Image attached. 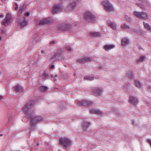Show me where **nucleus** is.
Listing matches in <instances>:
<instances>
[{
    "instance_id": "40",
    "label": "nucleus",
    "mask_w": 151,
    "mask_h": 151,
    "mask_svg": "<svg viewBox=\"0 0 151 151\" xmlns=\"http://www.w3.org/2000/svg\"><path fill=\"white\" fill-rule=\"evenodd\" d=\"M145 58V56H141L140 57V59L141 60V61H143L144 59V58Z\"/></svg>"
},
{
    "instance_id": "57",
    "label": "nucleus",
    "mask_w": 151,
    "mask_h": 151,
    "mask_svg": "<svg viewBox=\"0 0 151 151\" xmlns=\"http://www.w3.org/2000/svg\"><path fill=\"white\" fill-rule=\"evenodd\" d=\"M57 76H57V75L56 74V75H55V77H57Z\"/></svg>"
},
{
    "instance_id": "44",
    "label": "nucleus",
    "mask_w": 151,
    "mask_h": 151,
    "mask_svg": "<svg viewBox=\"0 0 151 151\" xmlns=\"http://www.w3.org/2000/svg\"><path fill=\"white\" fill-rule=\"evenodd\" d=\"M25 15L26 16H29L30 15V13L29 12H27L25 13Z\"/></svg>"
},
{
    "instance_id": "43",
    "label": "nucleus",
    "mask_w": 151,
    "mask_h": 151,
    "mask_svg": "<svg viewBox=\"0 0 151 151\" xmlns=\"http://www.w3.org/2000/svg\"><path fill=\"white\" fill-rule=\"evenodd\" d=\"M131 30H132V31L133 32H135L136 33L138 31L136 29H131Z\"/></svg>"
},
{
    "instance_id": "27",
    "label": "nucleus",
    "mask_w": 151,
    "mask_h": 151,
    "mask_svg": "<svg viewBox=\"0 0 151 151\" xmlns=\"http://www.w3.org/2000/svg\"><path fill=\"white\" fill-rule=\"evenodd\" d=\"M26 8V6L25 5H23V6L20 8V9L19 10L18 13V16H20L21 14H22L23 12H24V9Z\"/></svg>"
},
{
    "instance_id": "3",
    "label": "nucleus",
    "mask_w": 151,
    "mask_h": 151,
    "mask_svg": "<svg viewBox=\"0 0 151 151\" xmlns=\"http://www.w3.org/2000/svg\"><path fill=\"white\" fill-rule=\"evenodd\" d=\"M102 4L103 5L105 9L107 11L113 12L114 9L113 6L109 0H104L101 2Z\"/></svg>"
},
{
    "instance_id": "2",
    "label": "nucleus",
    "mask_w": 151,
    "mask_h": 151,
    "mask_svg": "<svg viewBox=\"0 0 151 151\" xmlns=\"http://www.w3.org/2000/svg\"><path fill=\"white\" fill-rule=\"evenodd\" d=\"M84 17L85 20L89 22L93 23L96 20V15L90 12H86L84 14Z\"/></svg>"
},
{
    "instance_id": "33",
    "label": "nucleus",
    "mask_w": 151,
    "mask_h": 151,
    "mask_svg": "<svg viewBox=\"0 0 151 151\" xmlns=\"http://www.w3.org/2000/svg\"><path fill=\"white\" fill-rule=\"evenodd\" d=\"M65 47L66 49L69 51H72V50L71 47L69 45H67Z\"/></svg>"
},
{
    "instance_id": "17",
    "label": "nucleus",
    "mask_w": 151,
    "mask_h": 151,
    "mask_svg": "<svg viewBox=\"0 0 151 151\" xmlns=\"http://www.w3.org/2000/svg\"><path fill=\"white\" fill-rule=\"evenodd\" d=\"M76 2L74 1L71 3L68 6V9L69 11L73 10L76 7Z\"/></svg>"
},
{
    "instance_id": "46",
    "label": "nucleus",
    "mask_w": 151,
    "mask_h": 151,
    "mask_svg": "<svg viewBox=\"0 0 151 151\" xmlns=\"http://www.w3.org/2000/svg\"><path fill=\"white\" fill-rule=\"evenodd\" d=\"M55 68V66L54 65H53L51 66V68L52 69H54Z\"/></svg>"
},
{
    "instance_id": "35",
    "label": "nucleus",
    "mask_w": 151,
    "mask_h": 151,
    "mask_svg": "<svg viewBox=\"0 0 151 151\" xmlns=\"http://www.w3.org/2000/svg\"><path fill=\"white\" fill-rule=\"evenodd\" d=\"M58 56H59V58H60L59 60H60L61 61H63L64 60V58H65V57H64V56L61 55H59Z\"/></svg>"
},
{
    "instance_id": "38",
    "label": "nucleus",
    "mask_w": 151,
    "mask_h": 151,
    "mask_svg": "<svg viewBox=\"0 0 151 151\" xmlns=\"http://www.w3.org/2000/svg\"><path fill=\"white\" fill-rule=\"evenodd\" d=\"M136 33L137 34H138L140 35H141V36L143 35V33L142 32H141V31H137V32Z\"/></svg>"
},
{
    "instance_id": "53",
    "label": "nucleus",
    "mask_w": 151,
    "mask_h": 151,
    "mask_svg": "<svg viewBox=\"0 0 151 151\" xmlns=\"http://www.w3.org/2000/svg\"><path fill=\"white\" fill-rule=\"evenodd\" d=\"M51 77L52 78H54V76H53V75H51Z\"/></svg>"
},
{
    "instance_id": "59",
    "label": "nucleus",
    "mask_w": 151,
    "mask_h": 151,
    "mask_svg": "<svg viewBox=\"0 0 151 151\" xmlns=\"http://www.w3.org/2000/svg\"><path fill=\"white\" fill-rule=\"evenodd\" d=\"M149 89L151 90V87L149 88Z\"/></svg>"
},
{
    "instance_id": "8",
    "label": "nucleus",
    "mask_w": 151,
    "mask_h": 151,
    "mask_svg": "<svg viewBox=\"0 0 151 151\" xmlns=\"http://www.w3.org/2000/svg\"><path fill=\"white\" fill-rule=\"evenodd\" d=\"M54 21V19L52 17L45 18L40 20L37 22L38 25H42L50 23Z\"/></svg>"
},
{
    "instance_id": "32",
    "label": "nucleus",
    "mask_w": 151,
    "mask_h": 151,
    "mask_svg": "<svg viewBox=\"0 0 151 151\" xmlns=\"http://www.w3.org/2000/svg\"><path fill=\"white\" fill-rule=\"evenodd\" d=\"M43 78L45 79H48L49 78V76L47 74L46 72H45L42 75Z\"/></svg>"
},
{
    "instance_id": "14",
    "label": "nucleus",
    "mask_w": 151,
    "mask_h": 151,
    "mask_svg": "<svg viewBox=\"0 0 151 151\" xmlns=\"http://www.w3.org/2000/svg\"><path fill=\"white\" fill-rule=\"evenodd\" d=\"M91 125L90 122H87L86 120H84L82 123L81 127L83 130L84 131H86L89 127Z\"/></svg>"
},
{
    "instance_id": "6",
    "label": "nucleus",
    "mask_w": 151,
    "mask_h": 151,
    "mask_svg": "<svg viewBox=\"0 0 151 151\" xmlns=\"http://www.w3.org/2000/svg\"><path fill=\"white\" fill-rule=\"evenodd\" d=\"M92 91L96 95L101 96L103 95L104 90L101 87H96L92 88Z\"/></svg>"
},
{
    "instance_id": "58",
    "label": "nucleus",
    "mask_w": 151,
    "mask_h": 151,
    "mask_svg": "<svg viewBox=\"0 0 151 151\" xmlns=\"http://www.w3.org/2000/svg\"><path fill=\"white\" fill-rule=\"evenodd\" d=\"M11 119L10 118H9V121H10L11 120Z\"/></svg>"
},
{
    "instance_id": "28",
    "label": "nucleus",
    "mask_w": 151,
    "mask_h": 151,
    "mask_svg": "<svg viewBox=\"0 0 151 151\" xmlns=\"http://www.w3.org/2000/svg\"><path fill=\"white\" fill-rule=\"evenodd\" d=\"M136 86L138 88H141L142 86V84L140 82L137 80H136L134 81Z\"/></svg>"
},
{
    "instance_id": "34",
    "label": "nucleus",
    "mask_w": 151,
    "mask_h": 151,
    "mask_svg": "<svg viewBox=\"0 0 151 151\" xmlns=\"http://www.w3.org/2000/svg\"><path fill=\"white\" fill-rule=\"evenodd\" d=\"M125 18L128 22H130L131 21V18L128 16H125Z\"/></svg>"
},
{
    "instance_id": "19",
    "label": "nucleus",
    "mask_w": 151,
    "mask_h": 151,
    "mask_svg": "<svg viewBox=\"0 0 151 151\" xmlns=\"http://www.w3.org/2000/svg\"><path fill=\"white\" fill-rule=\"evenodd\" d=\"M90 112L92 114H101L103 113L102 111L96 109H91Z\"/></svg>"
},
{
    "instance_id": "50",
    "label": "nucleus",
    "mask_w": 151,
    "mask_h": 151,
    "mask_svg": "<svg viewBox=\"0 0 151 151\" xmlns=\"http://www.w3.org/2000/svg\"><path fill=\"white\" fill-rule=\"evenodd\" d=\"M1 33H2V34H4L5 32V31H4V30H2L1 31Z\"/></svg>"
},
{
    "instance_id": "36",
    "label": "nucleus",
    "mask_w": 151,
    "mask_h": 151,
    "mask_svg": "<svg viewBox=\"0 0 151 151\" xmlns=\"http://www.w3.org/2000/svg\"><path fill=\"white\" fill-rule=\"evenodd\" d=\"M130 86L129 83H125L124 86V88L126 89H128V87Z\"/></svg>"
},
{
    "instance_id": "13",
    "label": "nucleus",
    "mask_w": 151,
    "mask_h": 151,
    "mask_svg": "<svg viewBox=\"0 0 151 151\" xmlns=\"http://www.w3.org/2000/svg\"><path fill=\"white\" fill-rule=\"evenodd\" d=\"M63 7L61 4H57L54 6L52 11L53 14H55L62 10Z\"/></svg>"
},
{
    "instance_id": "48",
    "label": "nucleus",
    "mask_w": 151,
    "mask_h": 151,
    "mask_svg": "<svg viewBox=\"0 0 151 151\" xmlns=\"http://www.w3.org/2000/svg\"><path fill=\"white\" fill-rule=\"evenodd\" d=\"M41 53L42 54H44L45 53V51L44 50H42Z\"/></svg>"
},
{
    "instance_id": "29",
    "label": "nucleus",
    "mask_w": 151,
    "mask_h": 151,
    "mask_svg": "<svg viewBox=\"0 0 151 151\" xmlns=\"http://www.w3.org/2000/svg\"><path fill=\"white\" fill-rule=\"evenodd\" d=\"M39 89L41 91H47L48 89V88L45 86H41L39 87Z\"/></svg>"
},
{
    "instance_id": "20",
    "label": "nucleus",
    "mask_w": 151,
    "mask_h": 151,
    "mask_svg": "<svg viewBox=\"0 0 151 151\" xmlns=\"http://www.w3.org/2000/svg\"><path fill=\"white\" fill-rule=\"evenodd\" d=\"M115 47L114 45H104V49L106 51H108L111 49H113Z\"/></svg>"
},
{
    "instance_id": "41",
    "label": "nucleus",
    "mask_w": 151,
    "mask_h": 151,
    "mask_svg": "<svg viewBox=\"0 0 151 151\" xmlns=\"http://www.w3.org/2000/svg\"><path fill=\"white\" fill-rule=\"evenodd\" d=\"M14 4L16 6V7L15 8V10H17L18 8V4L16 3H14Z\"/></svg>"
},
{
    "instance_id": "25",
    "label": "nucleus",
    "mask_w": 151,
    "mask_h": 151,
    "mask_svg": "<svg viewBox=\"0 0 151 151\" xmlns=\"http://www.w3.org/2000/svg\"><path fill=\"white\" fill-rule=\"evenodd\" d=\"M121 27L122 29L126 30L129 29L130 28L129 26L125 23L122 24Z\"/></svg>"
},
{
    "instance_id": "9",
    "label": "nucleus",
    "mask_w": 151,
    "mask_h": 151,
    "mask_svg": "<svg viewBox=\"0 0 151 151\" xmlns=\"http://www.w3.org/2000/svg\"><path fill=\"white\" fill-rule=\"evenodd\" d=\"M72 28V26L69 24L62 23L59 25L58 29L62 30H70Z\"/></svg>"
},
{
    "instance_id": "45",
    "label": "nucleus",
    "mask_w": 151,
    "mask_h": 151,
    "mask_svg": "<svg viewBox=\"0 0 151 151\" xmlns=\"http://www.w3.org/2000/svg\"><path fill=\"white\" fill-rule=\"evenodd\" d=\"M142 62V61H141V60H140V59H139L137 60V63H140V62Z\"/></svg>"
},
{
    "instance_id": "39",
    "label": "nucleus",
    "mask_w": 151,
    "mask_h": 151,
    "mask_svg": "<svg viewBox=\"0 0 151 151\" xmlns=\"http://www.w3.org/2000/svg\"><path fill=\"white\" fill-rule=\"evenodd\" d=\"M55 43V41L54 40L52 41H51L50 42V44L51 45V46H53Z\"/></svg>"
},
{
    "instance_id": "5",
    "label": "nucleus",
    "mask_w": 151,
    "mask_h": 151,
    "mask_svg": "<svg viewBox=\"0 0 151 151\" xmlns=\"http://www.w3.org/2000/svg\"><path fill=\"white\" fill-rule=\"evenodd\" d=\"M133 14L135 16L139 19H149V16L148 14L145 12H138L134 11L133 12Z\"/></svg>"
},
{
    "instance_id": "18",
    "label": "nucleus",
    "mask_w": 151,
    "mask_h": 151,
    "mask_svg": "<svg viewBox=\"0 0 151 151\" xmlns=\"http://www.w3.org/2000/svg\"><path fill=\"white\" fill-rule=\"evenodd\" d=\"M91 58L89 57H84L82 58L78 59L77 62L80 63H85L86 62L91 61Z\"/></svg>"
},
{
    "instance_id": "60",
    "label": "nucleus",
    "mask_w": 151,
    "mask_h": 151,
    "mask_svg": "<svg viewBox=\"0 0 151 151\" xmlns=\"http://www.w3.org/2000/svg\"><path fill=\"white\" fill-rule=\"evenodd\" d=\"M1 37H0V40H1Z\"/></svg>"
},
{
    "instance_id": "54",
    "label": "nucleus",
    "mask_w": 151,
    "mask_h": 151,
    "mask_svg": "<svg viewBox=\"0 0 151 151\" xmlns=\"http://www.w3.org/2000/svg\"><path fill=\"white\" fill-rule=\"evenodd\" d=\"M132 124L133 125H134V121L132 120Z\"/></svg>"
},
{
    "instance_id": "24",
    "label": "nucleus",
    "mask_w": 151,
    "mask_h": 151,
    "mask_svg": "<svg viewBox=\"0 0 151 151\" xmlns=\"http://www.w3.org/2000/svg\"><path fill=\"white\" fill-rule=\"evenodd\" d=\"M101 35V34L99 32H92L90 33V36L91 37H99Z\"/></svg>"
},
{
    "instance_id": "31",
    "label": "nucleus",
    "mask_w": 151,
    "mask_h": 151,
    "mask_svg": "<svg viewBox=\"0 0 151 151\" xmlns=\"http://www.w3.org/2000/svg\"><path fill=\"white\" fill-rule=\"evenodd\" d=\"M94 77H92L90 76H86L84 77L85 80H87L88 81H91L94 80Z\"/></svg>"
},
{
    "instance_id": "42",
    "label": "nucleus",
    "mask_w": 151,
    "mask_h": 151,
    "mask_svg": "<svg viewBox=\"0 0 151 151\" xmlns=\"http://www.w3.org/2000/svg\"><path fill=\"white\" fill-rule=\"evenodd\" d=\"M147 142L149 143L151 147V140L150 139H148L147 140Z\"/></svg>"
},
{
    "instance_id": "47",
    "label": "nucleus",
    "mask_w": 151,
    "mask_h": 151,
    "mask_svg": "<svg viewBox=\"0 0 151 151\" xmlns=\"http://www.w3.org/2000/svg\"><path fill=\"white\" fill-rule=\"evenodd\" d=\"M4 17V16L3 15H0V18H3Z\"/></svg>"
},
{
    "instance_id": "61",
    "label": "nucleus",
    "mask_w": 151,
    "mask_h": 151,
    "mask_svg": "<svg viewBox=\"0 0 151 151\" xmlns=\"http://www.w3.org/2000/svg\"><path fill=\"white\" fill-rule=\"evenodd\" d=\"M116 114H119V113L118 112H116Z\"/></svg>"
},
{
    "instance_id": "51",
    "label": "nucleus",
    "mask_w": 151,
    "mask_h": 151,
    "mask_svg": "<svg viewBox=\"0 0 151 151\" xmlns=\"http://www.w3.org/2000/svg\"><path fill=\"white\" fill-rule=\"evenodd\" d=\"M54 81H57V79H56L55 78H54Z\"/></svg>"
},
{
    "instance_id": "37",
    "label": "nucleus",
    "mask_w": 151,
    "mask_h": 151,
    "mask_svg": "<svg viewBox=\"0 0 151 151\" xmlns=\"http://www.w3.org/2000/svg\"><path fill=\"white\" fill-rule=\"evenodd\" d=\"M137 4L138 6H139L141 8L143 9H145V7H144L143 5L142 4H139L137 3Z\"/></svg>"
},
{
    "instance_id": "11",
    "label": "nucleus",
    "mask_w": 151,
    "mask_h": 151,
    "mask_svg": "<svg viewBox=\"0 0 151 151\" xmlns=\"http://www.w3.org/2000/svg\"><path fill=\"white\" fill-rule=\"evenodd\" d=\"M63 53V51L61 49H60L58 50L53 55L51 59V60L54 62L55 61L59 60L60 58H59V55H61Z\"/></svg>"
},
{
    "instance_id": "26",
    "label": "nucleus",
    "mask_w": 151,
    "mask_h": 151,
    "mask_svg": "<svg viewBox=\"0 0 151 151\" xmlns=\"http://www.w3.org/2000/svg\"><path fill=\"white\" fill-rule=\"evenodd\" d=\"M126 76L131 78H132L133 77L132 71L131 70L127 71Z\"/></svg>"
},
{
    "instance_id": "4",
    "label": "nucleus",
    "mask_w": 151,
    "mask_h": 151,
    "mask_svg": "<svg viewBox=\"0 0 151 151\" xmlns=\"http://www.w3.org/2000/svg\"><path fill=\"white\" fill-rule=\"evenodd\" d=\"M59 142L60 145L66 147L72 145L71 141L66 137L60 138L59 139Z\"/></svg>"
},
{
    "instance_id": "23",
    "label": "nucleus",
    "mask_w": 151,
    "mask_h": 151,
    "mask_svg": "<svg viewBox=\"0 0 151 151\" xmlns=\"http://www.w3.org/2000/svg\"><path fill=\"white\" fill-rule=\"evenodd\" d=\"M129 40L127 38L124 37L122 40V45H127L129 43Z\"/></svg>"
},
{
    "instance_id": "22",
    "label": "nucleus",
    "mask_w": 151,
    "mask_h": 151,
    "mask_svg": "<svg viewBox=\"0 0 151 151\" xmlns=\"http://www.w3.org/2000/svg\"><path fill=\"white\" fill-rule=\"evenodd\" d=\"M138 1L142 3V4L144 6H147L150 7L151 4L147 0H138Z\"/></svg>"
},
{
    "instance_id": "16",
    "label": "nucleus",
    "mask_w": 151,
    "mask_h": 151,
    "mask_svg": "<svg viewBox=\"0 0 151 151\" xmlns=\"http://www.w3.org/2000/svg\"><path fill=\"white\" fill-rule=\"evenodd\" d=\"M129 101L134 105H136L138 103V99L134 97L130 96Z\"/></svg>"
},
{
    "instance_id": "55",
    "label": "nucleus",
    "mask_w": 151,
    "mask_h": 151,
    "mask_svg": "<svg viewBox=\"0 0 151 151\" xmlns=\"http://www.w3.org/2000/svg\"><path fill=\"white\" fill-rule=\"evenodd\" d=\"M3 134H0V136H3Z\"/></svg>"
},
{
    "instance_id": "12",
    "label": "nucleus",
    "mask_w": 151,
    "mask_h": 151,
    "mask_svg": "<svg viewBox=\"0 0 151 151\" xmlns=\"http://www.w3.org/2000/svg\"><path fill=\"white\" fill-rule=\"evenodd\" d=\"M93 104V102L86 100H83L80 101L78 104L79 106H89Z\"/></svg>"
},
{
    "instance_id": "52",
    "label": "nucleus",
    "mask_w": 151,
    "mask_h": 151,
    "mask_svg": "<svg viewBox=\"0 0 151 151\" xmlns=\"http://www.w3.org/2000/svg\"><path fill=\"white\" fill-rule=\"evenodd\" d=\"M40 145V143L39 142H37V146H39Z\"/></svg>"
},
{
    "instance_id": "1",
    "label": "nucleus",
    "mask_w": 151,
    "mask_h": 151,
    "mask_svg": "<svg viewBox=\"0 0 151 151\" xmlns=\"http://www.w3.org/2000/svg\"><path fill=\"white\" fill-rule=\"evenodd\" d=\"M33 106V101H30L23 108V111L24 114L27 115L28 118L30 119V123L31 125L30 130L35 128L36 122L41 121L43 119V118L41 116L35 115L34 111L32 110Z\"/></svg>"
},
{
    "instance_id": "15",
    "label": "nucleus",
    "mask_w": 151,
    "mask_h": 151,
    "mask_svg": "<svg viewBox=\"0 0 151 151\" xmlns=\"http://www.w3.org/2000/svg\"><path fill=\"white\" fill-rule=\"evenodd\" d=\"M14 91L17 94H19L22 92L24 88L20 86L19 85H16L13 87Z\"/></svg>"
},
{
    "instance_id": "49",
    "label": "nucleus",
    "mask_w": 151,
    "mask_h": 151,
    "mask_svg": "<svg viewBox=\"0 0 151 151\" xmlns=\"http://www.w3.org/2000/svg\"><path fill=\"white\" fill-rule=\"evenodd\" d=\"M3 98V96L1 95L0 96V100Z\"/></svg>"
},
{
    "instance_id": "56",
    "label": "nucleus",
    "mask_w": 151,
    "mask_h": 151,
    "mask_svg": "<svg viewBox=\"0 0 151 151\" xmlns=\"http://www.w3.org/2000/svg\"><path fill=\"white\" fill-rule=\"evenodd\" d=\"M99 68H102V66H100L99 67Z\"/></svg>"
},
{
    "instance_id": "7",
    "label": "nucleus",
    "mask_w": 151,
    "mask_h": 151,
    "mask_svg": "<svg viewBox=\"0 0 151 151\" xmlns=\"http://www.w3.org/2000/svg\"><path fill=\"white\" fill-rule=\"evenodd\" d=\"M13 21L12 19V16L10 13H8L3 21L2 22V24L3 25L6 26V24H8L10 23Z\"/></svg>"
},
{
    "instance_id": "30",
    "label": "nucleus",
    "mask_w": 151,
    "mask_h": 151,
    "mask_svg": "<svg viewBox=\"0 0 151 151\" xmlns=\"http://www.w3.org/2000/svg\"><path fill=\"white\" fill-rule=\"evenodd\" d=\"M143 25L144 27L146 29L148 30L151 31V27L148 24L143 22Z\"/></svg>"
},
{
    "instance_id": "21",
    "label": "nucleus",
    "mask_w": 151,
    "mask_h": 151,
    "mask_svg": "<svg viewBox=\"0 0 151 151\" xmlns=\"http://www.w3.org/2000/svg\"><path fill=\"white\" fill-rule=\"evenodd\" d=\"M107 24L109 27H111L113 29H116V25L114 23L111 22L110 21H108L107 22Z\"/></svg>"
},
{
    "instance_id": "10",
    "label": "nucleus",
    "mask_w": 151,
    "mask_h": 151,
    "mask_svg": "<svg viewBox=\"0 0 151 151\" xmlns=\"http://www.w3.org/2000/svg\"><path fill=\"white\" fill-rule=\"evenodd\" d=\"M25 17L20 19L18 21V28H22L27 25L28 22L26 21Z\"/></svg>"
}]
</instances>
